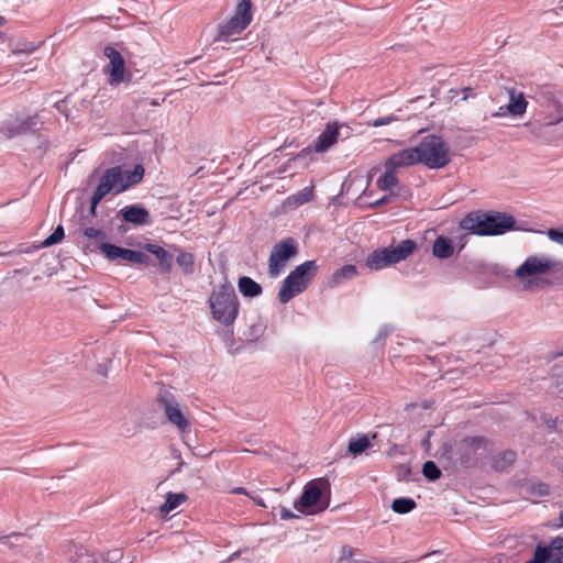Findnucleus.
I'll return each mask as SVG.
<instances>
[{
	"mask_svg": "<svg viewBox=\"0 0 563 563\" xmlns=\"http://www.w3.org/2000/svg\"><path fill=\"white\" fill-rule=\"evenodd\" d=\"M292 198L297 205H303L313 199V190L312 188L306 187L295 194Z\"/></svg>",
	"mask_w": 563,
	"mask_h": 563,
	"instance_id": "e433bc0d",
	"label": "nucleus"
},
{
	"mask_svg": "<svg viewBox=\"0 0 563 563\" xmlns=\"http://www.w3.org/2000/svg\"><path fill=\"white\" fill-rule=\"evenodd\" d=\"M188 499L185 493H167L165 503L159 507L162 514H169Z\"/></svg>",
	"mask_w": 563,
	"mask_h": 563,
	"instance_id": "bb28decb",
	"label": "nucleus"
},
{
	"mask_svg": "<svg viewBox=\"0 0 563 563\" xmlns=\"http://www.w3.org/2000/svg\"><path fill=\"white\" fill-rule=\"evenodd\" d=\"M298 244L292 238L283 239L273 247L268 258V273L272 277L279 275L287 261L296 256Z\"/></svg>",
	"mask_w": 563,
	"mask_h": 563,
	"instance_id": "1a4fd4ad",
	"label": "nucleus"
},
{
	"mask_svg": "<svg viewBox=\"0 0 563 563\" xmlns=\"http://www.w3.org/2000/svg\"><path fill=\"white\" fill-rule=\"evenodd\" d=\"M77 234H78L79 239H86L89 241V243H87L84 247L85 251H88V252H89V250L87 249L88 245L90 247H95L96 245H99L100 243L106 242V240L108 238V234L104 230L97 229L93 227H88V225H81L78 229Z\"/></svg>",
	"mask_w": 563,
	"mask_h": 563,
	"instance_id": "6ab92c4d",
	"label": "nucleus"
},
{
	"mask_svg": "<svg viewBox=\"0 0 563 563\" xmlns=\"http://www.w3.org/2000/svg\"><path fill=\"white\" fill-rule=\"evenodd\" d=\"M396 120H397V117L394 115V114H390V115H386V117H382V118L375 119L371 123V125L378 128V126L390 124L391 122H394Z\"/></svg>",
	"mask_w": 563,
	"mask_h": 563,
	"instance_id": "a19ab883",
	"label": "nucleus"
},
{
	"mask_svg": "<svg viewBox=\"0 0 563 563\" xmlns=\"http://www.w3.org/2000/svg\"><path fill=\"white\" fill-rule=\"evenodd\" d=\"M544 548L549 549L550 554L545 563H563V537H555Z\"/></svg>",
	"mask_w": 563,
	"mask_h": 563,
	"instance_id": "a878e982",
	"label": "nucleus"
},
{
	"mask_svg": "<svg viewBox=\"0 0 563 563\" xmlns=\"http://www.w3.org/2000/svg\"><path fill=\"white\" fill-rule=\"evenodd\" d=\"M559 520H560V526L563 527V509L560 512Z\"/></svg>",
	"mask_w": 563,
	"mask_h": 563,
	"instance_id": "5fc2aeb1",
	"label": "nucleus"
},
{
	"mask_svg": "<svg viewBox=\"0 0 563 563\" xmlns=\"http://www.w3.org/2000/svg\"><path fill=\"white\" fill-rule=\"evenodd\" d=\"M398 184L396 170L385 166V173L377 179L376 186L379 190H389Z\"/></svg>",
	"mask_w": 563,
	"mask_h": 563,
	"instance_id": "7c9ffc66",
	"label": "nucleus"
},
{
	"mask_svg": "<svg viewBox=\"0 0 563 563\" xmlns=\"http://www.w3.org/2000/svg\"><path fill=\"white\" fill-rule=\"evenodd\" d=\"M517 455L511 450H506L497 455L493 461L494 470L501 472L511 466L516 462Z\"/></svg>",
	"mask_w": 563,
	"mask_h": 563,
	"instance_id": "c756f323",
	"label": "nucleus"
},
{
	"mask_svg": "<svg viewBox=\"0 0 563 563\" xmlns=\"http://www.w3.org/2000/svg\"><path fill=\"white\" fill-rule=\"evenodd\" d=\"M357 275V267L353 264H346L341 268L336 269L331 277L332 285H340L345 279H352Z\"/></svg>",
	"mask_w": 563,
	"mask_h": 563,
	"instance_id": "cd10ccee",
	"label": "nucleus"
},
{
	"mask_svg": "<svg viewBox=\"0 0 563 563\" xmlns=\"http://www.w3.org/2000/svg\"><path fill=\"white\" fill-rule=\"evenodd\" d=\"M87 249L89 250V252L100 250L108 261L114 262L120 265L132 263L150 266L153 264L151 257L142 251L121 247L108 242H102L99 245H96L95 247H90L88 245Z\"/></svg>",
	"mask_w": 563,
	"mask_h": 563,
	"instance_id": "6e6552de",
	"label": "nucleus"
},
{
	"mask_svg": "<svg viewBox=\"0 0 563 563\" xmlns=\"http://www.w3.org/2000/svg\"><path fill=\"white\" fill-rule=\"evenodd\" d=\"M371 446L369 439L366 434H360L351 438L347 445V451L351 454L357 455L365 452Z\"/></svg>",
	"mask_w": 563,
	"mask_h": 563,
	"instance_id": "2f4dec72",
	"label": "nucleus"
},
{
	"mask_svg": "<svg viewBox=\"0 0 563 563\" xmlns=\"http://www.w3.org/2000/svg\"><path fill=\"white\" fill-rule=\"evenodd\" d=\"M389 199H390V196H383L378 200L369 203V208L375 209V208L382 207L385 203H387L389 201Z\"/></svg>",
	"mask_w": 563,
	"mask_h": 563,
	"instance_id": "a18cd8bd",
	"label": "nucleus"
},
{
	"mask_svg": "<svg viewBox=\"0 0 563 563\" xmlns=\"http://www.w3.org/2000/svg\"><path fill=\"white\" fill-rule=\"evenodd\" d=\"M103 54L109 59V64L104 68V71L109 75V84L111 86H118L124 79V58L122 54L113 46H106Z\"/></svg>",
	"mask_w": 563,
	"mask_h": 563,
	"instance_id": "9b49d317",
	"label": "nucleus"
},
{
	"mask_svg": "<svg viewBox=\"0 0 563 563\" xmlns=\"http://www.w3.org/2000/svg\"><path fill=\"white\" fill-rule=\"evenodd\" d=\"M35 46L32 43H16L11 45V51L13 54L26 53L31 54L35 51Z\"/></svg>",
	"mask_w": 563,
	"mask_h": 563,
	"instance_id": "58836bf2",
	"label": "nucleus"
},
{
	"mask_svg": "<svg viewBox=\"0 0 563 563\" xmlns=\"http://www.w3.org/2000/svg\"><path fill=\"white\" fill-rule=\"evenodd\" d=\"M516 219L511 214L499 211L470 212L461 221V228L472 234L488 236L501 235L516 230Z\"/></svg>",
	"mask_w": 563,
	"mask_h": 563,
	"instance_id": "f03ea898",
	"label": "nucleus"
},
{
	"mask_svg": "<svg viewBox=\"0 0 563 563\" xmlns=\"http://www.w3.org/2000/svg\"><path fill=\"white\" fill-rule=\"evenodd\" d=\"M431 435H432V431H428L427 434H426V438L421 442V444H422L423 449H426V451L430 450V445H431L430 438H431Z\"/></svg>",
	"mask_w": 563,
	"mask_h": 563,
	"instance_id": "de8ad7c7",
	"label": "nucleus"
},
{
	"mask_svg": "<svg viewBox=\"0 0 563 563\" xmlns=\"http://www.w3.org/2000/svg\"><path fill=\"white\" fill-rule=\"evenodd\" d=\"M547 234L551 241L563 245V228L549 229Z\"/></svg>",
	"mask_w": 563,
	"mask_h": 563,
	"instance_id": "ea45409f",
	"label": "nucleus"
},
{
	"mask_svg": "<svg viewBox=\"0 0 563 563\" xmlns=\"http://www.w3.org/2000/svg\"><path fill=\"white\" fill-rule=\"evenodd\" d=\"M422 474L427 479L431 482L439 479L442 475L441 470L433 461H427L423 463Z\"/></svg>",
	"mask_w": 563,
	"mask_h": 563,
	"instance_id": "72a5a7b5",
	"label": "nucleus"
},
{
	"mask_svg": "<svg viewBox=\"0 0 563 563\" xmlns=\"http://www.w3.org/2000/svg\"><path fill=\"white\" fill-rule=\"evenodd\" d=\"M417 247L413 240H402L398 245H390L373 251L366 257V266L373 271H379L393 264L406 260Z\"/></svg>",
	"mask_w": 563,
	"mask_h": 563,
	"instance_id": "423d86ee",
	"label": "nucleus"
},
{
	"mask_svg": "<svg viewBox=\"0 0 563 563\" xmlns=\"http://www.w3.org/2000/svg\"><path fill=\"white\" fill-rule=\"evenodd\" d=\"M119 214L123 221L137 227L151 224L148 210L140 205L125 206L119 211Z\"/></svg>",
	"mask_w": 563,
	"mask_h": 563,
	"instance_id": "f3484780",
	"label": "nucleus"
},
{
	"mask_svg": "<svg viewBox=\"0 0 563 563\" xmlns=\"http://www.w3.org/2000/svg\"><path fill=\"white\" fill-rule=\"evenodd\" d=\"M70 563H98V561L93 553L85 548H79L71 558Z\"/></svg>",
	"mask_w": 563,
	"mask_h": 563,
	"instance_id": "c9c22d12",
	"label": "nucleus"
},
{
	"mask_svg": "<svg viewBox=\"0 0 563 563\" xmlns=\"http://www.w3.org/2000/svg\"><path fill=\"white\" fill-rule=\"evenodd\" d=\"M252 8V0H240L235 7L233 15L250 25L253 19Z\"/></svg>",
	"mask_w": 563,
	"mask_h": 563,
	"instance_id": "c85d7f7f",
	"label": "nucleus"
},
{
	"mask_svg": "<svg viewBox=\"0 0 563 563\" xmlns=\"http://www.w3.org/2000/svg\"><path fill=\"white\" fill-rule=\"evenodd\" d=\"M418 164L417 151L415 146L404 148L398 151L385 161L384 166H389V168L398 169L404 167H409Z\"/></svg>",
	"mask_w": 563,
	"mask_h": 563,
	"instance_id": "dca6fc26",
	"label": "nucleus"
},
{
	"mask_svg": "<svg viewBox=\"0 0 563 563\" xmlns=\"http://www.w3.org/2000/svg\"><path fill=\"white\" fill-rule=\"evenodd\" d=\"M294 518H298V516H296L295 514H292L288 508L286 507H282L280 508V519L283 520H289V519H294Z\"/></svg>",
	"mask_w": 563,
	"mask_h": 563,
	"instance_id": "37998d69",
	"label": "nucleus"
},
{
	"mask_svg": "<svg viewBox=\"0 0 563 563\" xmlns=\"http://www.w3.org/2000/svg\"><path fill=\"white\" fill-rule=\"evenodd\" d=\"M388 333H389V331H388V329H387V328H385V327H384V328H382V329L378 331V333H377V335H376V338H375L374 342L378 343V342L384 341V340L387 338Z\"/></svg>",
	"mask_w": 563,
	"mask_h": 563,
	"instance_id": "49530a36",
	"label": "nucleus"
},
{
	"mask_svg": "<svg viewBox=\"0 0 563 563\" xmlns=\"http://www.w3.org/2000/svg\"><path fill=\"white\" fill-rule=\"evenodd\" d=\"M562 120H563V111H562V110H559V111H558V114H556V117H555V118H553V119H549V120H548V119H544V121H543V123H542V124H543L544 126H550V125H554V124L560 123Z\"/></svg>",
	"mask_w": 563,
	"mask_h": 563,
	"instance_id": "79ce46f5",
	"label": "nucleus"
},
{
	"mask_svg": "<svg viewBox=\"0 0 563 563\" xmlns=\"http://www.w3.org/2000/svg\"><path fill=\"white\" fill-rule=\"evenodd\" d=\"M233 494L250 495L244 487H235L232 489Z\"/></svg>",
	"mask_w": 563,
	"mask_h": 563,
	"instance_id": "603ef678",
	"label": "nucleus"
},
{
	"mask_svg": "<svg viewBox=\"0 0 563 563\" xmlns=\"http://www.w3.org/2000/svg\"><path fill=\"white\" fill-rule=\"evenodd\" d=\"M435 553H437L435 551H432L431 553H429V555L435 554ZM426 556H428V554L423 555L422 558H426Z\"/></svg>",
	"mask_w": 563,
	"mask_h": 563,
	"instance_id": "4d7b16f0",
	"label": "nucleus"
},
{
	"mask_svg": "<svg viewBox=\"0 0 563 563\" xmlns=\"http://www.w3.org/2000/svg\"><path fill=\"white\" fill-rule=\"evenodd\" d=\"M157 401L159 407L164 409V412L170 423L176 426L181 431V433L189 432V422L183 415L179 405L172 393L167 390L161 391Z\"/></svg>",
	"mask_w": 563,
	"mask_h": 563,
	"instance_id": "9d476101",
	"label": "nucleus"
},
{
	"mask_svg": "<svg viewBox=\"0 0 563 563\" xmlns=\"http://www.w3.org/2000/svg\"><path fill=\"white\" fill-rule=\"evenodd\" d=\"M37 114L29 115L16 122H4L0 126V133L8 139H12L18 135L34 132L37 129Z\"/></svg>",
	"mask_w": 563,
	"mask_h": 563,
	"instance_id": "ddd939ff",
	"label": "nucleus"
},
{
	"mask_svg": "<svg viewBox=\"0 0 563 563\" xmlns=\"http://www.w3.org/2000/svg\"><path fill=\"white\" fill-rule=\"evenodd\" d=\"M144 251L154 255L156 260L158 261L159 271L163 274H169L173 269V254L165 250L163 246L153 244V243H146L143 246Z\"/></svg>",
	"mask_w": 563,
	"mask_h": 563,
	"instance_id": "a211bd4d",
	"label": "nucleus"
},
{
	"mask_svg": "<svg viewBox=\"0 0 563 563\" xmlns=\"http://www.w3.org/2000/svg\"><path fill=\"white\" fill-rule=\"evenodd\" d=\"M538 492H539V494H540L541 496L549 495V493H550L549 485L541 483V484L539 485V490H538Z\"/></svg>",
	"mask_w": 563,
	"mask_h": 563,
	"instance_id": "09e8293b",
	"label": "nucleus"
},
{
	"mask_svg": "<svg viewBox=\"0 0 563 563\" xmlns=\"http://www.w3.org/2000/svg\"><path fill=\"white\" fill-rule=\"evenodd\" d=\"M121 180V166L110 167L102 174L97 188L95 189L92 197L102 200L107 194L114 190L115 194L119 189Z\"/></svg>",
	"mask_w": 563,
	"mask_h": 563,
	"instance_id": "f8f14e48",
	"label": "nucleus"
},
{
	"mask_svg": "<svg viewBox=\"0 0 563 563\" xmlns=\"http://www.w3.org/2000/svg\"><path fill=\"white\" fill-rule=\"evenodd\" d=\"M235 556H238V553H233V554H232V556H231L230 559L232 560V559H233V558H235Z\"/></svg>",
	"mask_w": 563,
	"mask_h": 563,
	"instance_id": "13d9d810",
	"label": "nucleus"
},
{
	"mask_svg": "<svg viewBox=\"0 0 563 563\" xmlns=\"http://www.w3.org/2000/svg\"><path fill=\"white\" fill-rule=\"evenodd\" d=\"M144 167L141 164H136L133 170L123 172L121 169V180L119 184L118 192H122L129 187L141 183L144 177Z\"/></svg>",
	"mask_w": 563,
	"mask_h": 563,
	"instance_id": "4be33fe9",
	"label": "nucleus"
},
{
	"mask_svg": "<svg viewBox=\"0 0 563 563\" xmlns=\"http://www.w3.org/2000/svg\"><path fill=\"white\" fill-rule=\"evenodd\" d=\"M65 236L64 228L62 224H58L54 232L49 234L40 245V247H49L63 241Z\"/></svg>",
	"mask_w": 563,
	"mask_h": 563,
	"instance_id": "f704fd0d",
	"label": "nucleus"
},
{
	"mask_svg": "<svg viewBox=\"0 0 563 563\" xmlns=\"http://www.w3.org/2000/svg\"><path fill=\"white\" fill-rule=\"evenodd\" d=\"M318 269L314 260L306 261L295 267L294 271L284 279L278 291V299L282 303H287L296 295L303 292L310 284Z\"/></svg>",
	"mask_w": 563,
	"mask_h": 563,
	"instance_id": "39448f33",
	"label": "nucleus"
},
{
	"mask_svg": "<svg viewBox=\"0 0 563 563\" xmlns=\"http://www.w3.org/2000/svg\"><path fill=\"white\" fill-rule=\"evenodd\" d=\"M416 501L410 497H400L393 500L391 509L400 515L408 514L416 508Z\"/></svg>",
	"mask_w": 563,
	"mask_h": 563,
	"instance_id": "473e14b6",
	"label": "nucleus"
},
{
	"mask_svg": "<svg viewBox=\"0 0 563 563\" xmlns=\"http://www.w3.org/2000/svg\"><path fill=\"white\" fill-rule=\"evenodd\" d=\"M249 496L252 498V500H253L257 506L266 507V506H265V503H264V500H263V498H262V497H260L258 495H251V494H250Z\"/></svg>",
	"mask_w": 563,
	"mask_h": 563,
	"instance_id": "8fccbe9b",
	"label": "nucleus"
},
{
	"mask_svg": "<svg viewBox=\"0 0 563 563\" xmlns=\"http://www.w3.org/2000/svg\"><path fill=\"white\" fill-rule=\"evenodd\" d=\"M247 26L249 24L232 15L228 21L219 25V36L228 40L231 36L241 34Z\"/></svg>",
	"mask_w": 563,
	"mask_h": 563,
	"instance_id": "5701e85b",
	"label": "nucleus"
},
{
	"mask_svg": "<svg viewBox=\"0 0 563 563\" xmlns=\"http://www.w3.org/2000/svg\"><path fill=\"white\" fill-rule=\"evenodd\" d=\"M170 249L176 253V263L184 275L190 276L195 273V256L192 253L185 251L177 245H170Z\"/></svg>",
	"mask_w": 563,
	"mask_h": 563,
	"instance_id": "aec40b11",
	"label": "nucleus"
},
{
	"mask_svg": "<svg viewBox=\"0 0 563 563\" xmlns=\"http://www.w3.org/2000/svg\"><path fill=\"white\" fill-rule=\"evenodd\" d=\"M214 320L229 327L234 323L240 310V301L233 286L225 280L213 290L208 300Z\"/></svg>",
	"mask_w": 563,
	"mask_h": 563,
	"instance_id": "7ed1b4c3",
	"label": "nucleus"
},
{
	"mask_svg": "<svg viewBox=\"0 0 563 563\" xmlns=\"http://www.w3.org/2000/svg\"><path fill=\"white\" fill-rule=\"evenodd\" d=\"M487 444L483 435L464 437L453 443L443 442L439 448V459L446 460L455 467L473 468L478 465Z\"/></svg>",
	"mask_w": 563,
	"mask_h": 563,
	"instance_id": "f257e3e1",
	"label": "nucleus"
},
{
	"mask_svg": "<svg viewBox=\"0 0 563 563\" xmlns=\"http://www.w3.org/2000/svg\"><path fill=\"white\" fill-rule=\"evenodd\" d=\"M376 169H377L376 167H373V168L371 169L369 176H372V174H373Z\"/></svg>",
	"mask_w": 563,
	"mask_h": 563,
	"instance_id": "6e6d98bb",
	"label": "nucleus"
},
{
	"mask_svg": "<svg viewBox=\"0 0 563 563\" xmlns=\"http://www.w3.org/2000/svg\"><path fill=\"white\" fill-rule=\"evenodd\" d=\"M509 103L506 106L511 115H522L527 111L528 102L521 91L510 88L508 90Z\"/></svg>",
	"mask_w": 563,
	"mask_h": 563,
	"instance_id": "412c9836",
	"label": "nucleus"
},
{
	"mask_svg": "<svg viewBox=\"0 0 563 563\" xmlns=\"http://www.w3.org/2000/svg\"><path fill=\"white\" fill-rule=\"evenodd\" d=\"M150 104H151V106H153V107H156V106H159V104H161V102H159L157 99H152V100L150 101Z\"/></svg>",
	"mask_w": 563,
	"mask_h": 563,
	"instance_id": "864d4df0",
	"label": "nucleus"
},
{
	"mask_svg": "<svg viewBox=\"0 0 563 563\" xmlns=\"http://www.w3.org/2000/svg\"><path fill=\"white\" fill-rule=\"evenodd\" d=\"M101 200L99 199H96L95 197L91 196V199H90V207H89V213L90 216L93 218L97 216V207L99 205Z\"/></svg>",
	"mask_w": 563,
	"mask_h": 563,
	"instance_id": "c03bdc74",
	"label": "nucleus"
},
{
	"mask_svg": "<svg viewBox=\"0 0 563 563\" xmlns=\"http://www.w3.org/2000/svg\"><path fill=\"white\" fill-rule=\"evenodd\" d=\"M341 126L342 124L336 121L327 123L325 129L320 133L313 144L314 152L322 153L334 145L338 142Z\"/></svg>",
	"mask_w": 563,
	"mask_h": 563,
	"instance_id": "2eb2a0df",
	"label": "nucleus"
},
{
	"mask_svg": "<svg viewBox=\"0 0 563 563\" xmlns=\"http://www.w3.org/2000/svg\"><path fill=\"white\" fill-rule=\"evenodd\" d=\"M554 267V263L538 256H529L515 272L516 277L525 278L528 276L544 274Z\"/></svg>",
	"mask_w": 563,
	"mask_h": 563,
	"instance_id": "4468645a",
	"label": "nucleus"
},
{
	"mask_svg": "<svg viewBox=\"0 0 563 563\" xmlns=\"http://www.w3.org/2000/svg\"><path fill=\"white\" fill-rule=\"evenodd\" d=\"M417 151L418 164H422L429 169H440L451 162L450 146L438 134H428L415 146Z\"/></svg>",
	"mask_w": 563,
	"mask_h": 563,
	"instance_id": "20e7f679",
	"label": "nucleus"
},
{
	"mask_svg": "<svg viewBox=\"0 0 563 563\" xmlns=\"http://www.w3.org/2000/svg\"><path fill=\"white\" fill-rule=\"evenodd\" d=\"M432 253L440 260L451 257L454 253L452 240L443 235L438 236L433 243Z\"/></svg>",
	"mask_w": 563,
	"mask_h": 563,
	"instance_id": "b1692460",
	"label": "nucleus"
},
{
	"mask_svg": "<svg viewBox=\"0 0 563 563\" xmlns=\"http://www.w3.org/2000/svg\"><path fill=\"white\" fill-rule=\"evenodd\" d=\"M238 288L244 297L254 298L262 294V286L249 276H242L238 280Z\"/></svg>",
	"mask_w": 563,
	"mask_h": 563,
	"instance_id": "393cba45",
	"label": "nucleus"
},
{
	"mask_svg": "<svg viewBox=\"0 0 563 563\" xmlns=\"http://www.w3.org/2000/svg\"><path fill=\"white\" fill-rule=\"evenodd\" d=\"M549 556V549H545L542 544H538L534 550L532 560H530L528 563H545Z\"/></svg>",
	"mask_w": 563,
	"mask_h": 563,
	"instance_id": "4c0bfd02",
	"label": "nucleus"
},
{
	"mask_svg": "<svg viewBox=\"0 0 563 563\" xmlns=\"http://www.w3.org/2000/svg\"><path fill=\"white\" fill-rule=\"evenodd\" d=\"M543 420L550 428H554L556 426V419L544 417Z\"/></svg>",
	"mask_w": 563,
	"mask_h": 563,
	"instance_id": "3c124183",
	"label": "nucleus"
},
{
	"mask_svg": "<svg viewBox=\"0 0 563 563\" xmlns=\"http://www.w3.org/2000/svg\"><path fill=\"white\" fill-rule=\"evenodd\" d=\"M324 486H329L328 481L316 478L308 482L301 496L294 503V508L305 515H313L325 510L330 500L322 501V490Z\"/></svg>",
	"mask_w": 563,
	"mask_h": 563,
	"instance_id": "0eeeda50",
	"label": "nucleus"
}]
</instances>
